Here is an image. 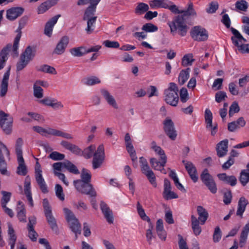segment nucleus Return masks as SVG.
<instances>
[{
  "label": "nucleus",
  "instance_id": "60",
  "mask_svg": "<svg viewBox=\"0 0 249 249\" xmlns=\"http://www.w3.org/2000/svg\"><path fill=\"white\" fill-rule=\"evenodd\" d=\"M139 162L141 164L142 172H143L150 169L149 166L148 164L147 160L144 157H140Z\"/></svg>",
  "mask_w": 249,
  "mask_h": 249
},
{
  "label": "nucleus",
  "instance_id": "36",
  "mask_svg": "<svg viewBox=\"0 0 249 249\" xmlns=\"http://www.w3.org/2000/svg\"><path fill=\"white\" fill-rule=\"evenodd\" d=\"M70 52L75 57H80L87 54L86 48L84 46L73 48L70 50Z\"/></svg>",
  "mask_w": 249,
  "mask_h": 249
},
{
  "label": "nucleus",
  "instance_id": "16",
  "mask_svg": "<svg viewBox=\"0 0 249 249\" xmlns=\"http://www.w3.org/2000/svg\"><path fill=\"white\" fill-rule=\"evenodd\" d=\"M231 31L233 35L231 37L232 42L238 49L240 48V46H242V44H243L242 42H246L247 40L243 37L242 35L236 29L231 27Z\"/></svg>",
  "mask_w": 249,
  "mask_h": 249
},
{
  "label": "nucleus",
  "instance_id": "54",
  "mask_svg": "<svg viewBox=\"0 0 249 249\" xmlns=\"http://www.w3.org/2000/svg\"><path fill=\"white\" fill-rule=\"evenodd\" d=\"M1 194L3 196L1 199V206L5 207V205H6V204L10 201L11 194L4 191H2Z\"/></svg>",
  "mask_w": 249,
  "mask_h": 249
},
{
  "label": "nucleus",
  "instance_id": "24",
  "mask_svg": "<svg viewBox=\"0 0 249 249\" xmlns=\"http://www.w3.org/2000/svg\"><path fill=\"white\" fill-rule=\"evenodd\" d=\"M218 179L225 183L231 186H235L237 183V179L234 176H227L226 173H220L217 175Z\"/></svg>",
  "mask_w": 249,
  "mask_h": 249
},
{
  "label": "nucleus",
  "instance_id": "64",
  "mask_svg": "<svg viewBox=\"0 0 249 249\" xmlns=\"http://www.w3.org/2000/svg\"><path fill=\"white\" fill-rule=\"evenodd\" d=\"M50 8V7L45 1L38 6L37 12L38 14H42L46 12Z\"/></svg>",
  "mask_w": 249,
  "mask_h": 249
},
{
  "label": "nucleus",
  "instance_id": "19",
  "mask_svg": "<svg viewBox=\"0 0 249 249\" xmlns=\"http://www.w3.org/2000/svg\"><path fill=\"white\" fill-rule=\"evenodd\" d=\"M100 208L107 222L109 224H112L114 218L111 210L103 201H101L100 203Z\"/></svg>",
  "mask_w": 249,
  "mask_h": 249
},
{
  "label": "nucleus",
  "instance_id": "9",
  "mask_svg": "<svg viewBox=\"0 0 249 249\" xmlns=\"http://www.w3.org/2000/svg\"><path fill=\"white\" fill-rule=\"evenodd\" d=\"M13 121L12 117L3 111H0V126L6 134L11 133Z\"/></svg>",
  "mask_w": 249,
  "mask_h": 249
},
{
  "label": "nucleus",
  "instance_id": "38",
  "mask_svg": "<svg viewBox=\"0 0 249 249\" xmlns=\"http://www.w3.org/2000/svg\"><path fill=\"white\" fill-rule=\"evenodd\" d=\"M142 173L146 176L151 184L154 187H156L157 184L156 181V177L152 170L150 169Z\"/></svg>",
  "mask_w": 249,
  "mask_h": 249
},
{
  "label": "nucleus",
  "instance_id": "40",
  "mask_svg": "<svg viewBox=\"0 0 249 249\" xmlns=\"http://www.w3.org/2000/svg\"><path fill=\"white\" fill-rule=\"evenodd\" d=\"M195 61L192 53H188L183 56L182 58L181 64L184 67L191 66Z\"/></svg>",
  "mask_w": 249,
  "mask_h": 249
},
{
  "label": "nucleus",
  "instance_id": "48",
  "mask_svg": "<svg viewBox=\"0 0 249 249\" xmlns=\"http://www.w3.org/2000/svg\"><path fill=\"white\" fill-rule=\"evenodd\" d=\"M239 180L243 186H245L249 182V172L243 170L240 173Z\"/></svg>",
  "mask_w": 249,
  "mask_h": 249
},
{
  "label": "nucleus",
  "instance_id": "1",
  "mask_svg": "<svg viewBox=\"0 0 249 249\" xmlns=\"http://www.w3.org/2000/svg\"><path fill=\"white\" fill-rule=\"evenodd\" d=\"M80 177L81 179L73 181V185L76 189L82 194L95 198L97 193L93 186L90 183L91 179L90 172L87 169L83 168Z\"/></svg>",
  "mask_w": 249,
  "mask_h": 249
},
{
  "label": "nucleus",
  "instance_id": "7",
  "mask_svg": "<svg viewBox=\"0 0 249 249\" xmlns=\"http://www.w3.org/2000/svg\"><path fill=\"white\" fill-rule=\"evenodd\" d=\"M200 179L212 194H214L217 192L216 184L213 177L209 173L208 169L203 170L200 175Z\"/></svg>",
  "mask_w": 249,
  "mask_h": 249
},
{
  "label": "nucleus",
  "instance_id": "29",
  "mask_svg": "<svg viewBox=\"0 0 249 249\" xmlns=\"http://www.w3.org/2000/svg\"><path fill=\"white\" fill-rule=\"evenodd\" d=\"M197 212L198 215V220L201 225H204L207 220L209 213L207 211L201 206L197 207Z\"/></svg>",
  "mask_w": 249,
  "mask_h": 249
},
{
  "label": "nucleus",
  "instance_id": "20",
  "mask_svg": "<svg viewBox=\"0 0 249 249\" xmlns=\"http://www.w3.org/2000/svg\"><path fill=\"white\" fill-rule=\"evenodd\" d=\"M10 70V67H9L8 69L3 75L0 85V96L1 97L4 96L7 92Z\"/></svg>",
  "mask_w": 249,
  "mask_h": 249
},
{
  "label": "nucleus",
  "instance_id": "42",
  "mask_svg": "<svg viewBox=\"0 0 249 249\" xmlns=\"http://www.w3.org/2000/svg\"><path fill=\"white\" fill-rule=\"evenodd\" d=\"M64 168L67 169L70 173L77 175L80 173L76 166L69 160H66L64 164Z\"/></svg>",
  "mask_w": 249,
  "mask_h": 249
},
{
  "label": "nucleus",
  "instance_id": "56",
  "mask_svg": "<svg viewBox=\"0 0 249 249\" xmlns=\"http://www.w3.org/2000/svg\"><path fill=\"white\" fill-rule=\"evenodd\" d=\"M34 95L37 98H41L43 97V89L35 83L34 85Z\"/></svg>",
  "mask_w": 249,
  "mask_h": 249
},
{
  "label": "nucleus",
  "instance_id": "59",
  "mask_svg": "<svg viewBox=\"0 0 249 249\" xmlns=\"http://www.w3.org/2000/svg\"><path fill=\"white\" fill-rule=\"evenodd\" d=\"M28 20V17L26 16L22 17L18 21V27L17 30V32L19 33L21 32V30L23 29L26 25Z\"/></svg>",
  "mask_w": 249,
  "mask_h": 249
},
{
  "label": "nucleus",
  "instance_id": "15",
  "mask_svg": "<svg viewBox=\"0 0 249 249\" xmlns=\"http://www.w3.org/2000/svg\"><path fill=\"white\" fill-rule=\"evenodd\" d=\"M182 163L184 164L185 169L189 175L191 179L194 182H197L198 180V176L196 173V169L194 164L191 161L185 160H182Z\"/></svg>",
  "mask_w": 249,
  "mask_h": 249
},
{
  "label": "nucleus",
  "instance_id": "12",
  "mask_svg": "<svg viewBox=\"0 0 249 249\" xmlns=\"http://www.w3.org/2000/svg\"><path fill=\"white\" fill-rule=\"evenodd\" d=\"M24 8L22 7H14L6 10V18L10 21H14L22 15Z\"/></svg>",
  "mask_w": 249,
  "mask_h": 249
},
{
  "label": "nucleus",
  "instance_id": "4",
  "mask_svg": "<svg viewBox=\"0 0 249 249\" xmlns=\"http://www.w3.org/2000/svg\"><path fill=\"white\" fill-rule=\"evenodd\" d=\"M178 88L175 83H170L169 87L164 90V101L172 106H177L178 102Z\"/></svg>",
  "mask_w": 249,
  "mask_h": 249
},
{
  "label": "nucleus",
  "instance_id": "28",
  "mask_svg": "<svg viewBox=\"0 0 249 249\" xmlns=\"http://www.w3.org/2000/svg\"><path fill=\"white\" fill-rule=\"evenodd\" d=\"M249 204L248 200L244 196L240 198L238 202V208L236 215L242 217L243 214L246 210V206Z\"/></svg>",
  "mask_w": 249,
  "mask_h": 249
},
{
  "label": "nucleus",
  "instance_id": "37",
  "mask_svg": "<svg viewBox=\"0 0 249 249\" xmlns=\"http://www.w3.org/2000/svg\"><path fill=\"white\" fill-rule=\"evenodd\" d=\"M96 147L94 145H91L85 148L81 154L87 159H90L93 157L94 153L95 152Z\"/></svg>",
  "mask_w": 249,
  "mask_h": 249
},
{
  "label": "nucleus",
  "instance_id": "33",
  "mask_svg": "<svg viewBox=\"0 0 249 249\" xmlns=\"http://www.w3.org/2000/svg\"><path fill=\"white\" fill-rule=\"evenodd\" d=\"M199 221L196 218V217L194 215H192L191 216V224H192V228L193 231L194 233L197 236L199 235L201 232V228L199 225Z\"/></svg>",
  "mask_w": 249,
  "mask_h": 249
},
{
  "label": "nucleus",
  "instance_id": "51",
  "mask_svg": "<svg viewBox=\"0 0 249 249\" xmlns=\"http://www.w3.org/2000/svg\"><path fill=\"white\" fill-rule=\"evenodd\" d=\"M101 82L100 79L96 76H91L84 80V83L88 86H92Z\"/></svg>",
  "mask_w": 249,
  "mask_h": 249
},
{
  "label": "nucleus",
  "instance_id": "47",
  "mask_svg": "<svg viewBox=\"0 0 249 249\" xmlns=\"http://www.w3.org/2000/svg\"><path fill=\"white\" fill-rule=\"evenodd\" d=\"M149 9L148 5L144 3L141 2L138 4L135 9V13L138 15H142L147 12Z\"/></svg>",
  "mask_w": 249,
  "mask_h": 249
},
{
  "label": "nucleus",
  "instance_id": "18",
  "mask_svg": "<svg viewBox=\"0 0 249 249\" xmlns=\"http://www.w3.org/2000/svg\"><path fill=\"white\" fill-rule=\"evenodd\" d=\"M60 16V15H57L51 18L46 22L44 31V33L45 35L49 37L52 36L53 28Z\"/></svg>",
  "mask_w": 249,
  "mask_h": 249
},
{
  "label": "nucleus",
  "instance_id": "22",
  "mask_svg": "<svg viewBox=\"0 0 249 249\" xmlns=\"http://www.w3.org/2000/svg\"><path fill=\"white\" fill-rule=\"evenodd\" d=\"M60 144L64 148L70 151L74 154L80 155L81 154V149L75 144H74L66 141H61Z\"/></svg>",
  "mask_w": 249,
  "mask_h": 249
},
{
  "label": "nucleus",
  "instance_id": "30",
  "mask_svg": "<svg viewBox=\"0 0 249 249\" xmlns=\"http://www.w3.org/2000/svg\"><path fill=\"white\" fill-rule=\"evenodd\" d=\"M160 160L161 161H159L155 158H152L150 159V163L154 170H157L160 169V167L165 166L167 162V157H163V158H160Z\"/></svg>",
  "mask_w": 249,
  "mask_h": 249
},
{
  "label": "nucleus",
  "instance_id": "55",
  "mask_svg": "<svg viewBox=\"0 0 249 249\" xmlns=\"http://www.w3.org/2000/svg\"><path fill=\"white\" fill-rule=\"evenodd\" d=\"M235 7L238 9L246 11L248 8V2L245 0H241L236 2Z\"/></svg>",
  "mask_w": 249,
  "mask_h": 249
},
{
  "label": "nucleus",
  "instance_id": "61",
  "mask_svg": "<svg viewBox=\"0 0 249 249\" xmlns=\"http://www.w3.org/2000/svg\"><path fill=\"white\" fill-rule=\"evenodd\" d=\"M17 217L19 221L23 223L26 222L25 209H22V210H17Z\"/></svg>",
  "mask_w": 249,
  "mask_h": 249
},
{
  "label": "nucleus",
  "instance_id": "49",
  "mask_svg": "<svg viewBox=\"0 0 249 249\" xmlns=\"http://www.w3.org/2000/svg\"><path fill=\"white\" fill-rule=\"evenodd\" d=\"M205 119L207 124L206 128L212 126L213 114L211 110L206 109L205 111Z\"/></svg>",
  "mask_w": 249,
  "mask_h": 249
},
{
  "label": "nucleus",
  "instance_id": "14",
  "mask_svg": "<svg viewBox=\"0 0 249 249\" xmlns=\"http://www.w3.org/2000/svg\"><path fill=\"white\" fill-rule=\"evenodd\" d=\"M69 42V37L65 36L62 37L56 45L53 53L58 55L63 53Z\"/></svg>",
  "mask_w": 249,
  "mask_h": 249
},
{
  "label": "nucleus",
  "instance_id": "11",
  "mask_svg": "<svg viewBox=\"0 0 249 249\" xmlns=\"http://www.w3.org/2000/svg\"><path fill=\"white\" fill-rule=\"evenodd\" d=\"M163 125V129L165 134L171 140L175 141L177 138L178 134L173 122L171 119L166 118L164 121Z\"/></svg>",
  "mask_w": 249,
  "mask_h": 249
},
{
  "label": "nucleus",
  "instance_id": "32",
  "mask_svg": "<svg viewBox=\"0 0 249 249\" xmlns=\"http://www.w3.org/2000/svg\"><path fill=\"white\" fill-rule=\"evenodd\" d=\"M249 232V223L247 224L243 228L240 236V241L239 245L241 248L244 246L246 243L247 239L248 238V233Z\"/></svg>",
  "mask_w": 249,
  "mask_h": 249
},
{
  "label": "nucleus",
  "instance_id": "27",
  "mask_svg": "<svg viewBox=\"0 0 249 249\" xmlns=\"http://www.w3.org/2000/svg\"><path fill=\"white\" fill-rule=\"evenodd\" d=\"M178 13H175V14H182L181 16H183V18L185 17H196V12L194 8L193 3L191 2L188 3V7L186 10H179L178 9Z\"/></svg>",
  "mask_w": 249,
  "mask_h": 249
},
{
  "label": "nucleus",
  "instance_id": "17",
  "mask_svg": "<svg viewBox=\"0 0 249 249\" xmlns=\"http://www.w3.org/2000/svg\"><path fill=\"white\" fill-rule=\"evenodd\" d=\"M24 193L26 196L29 205L31 207L34 206V202L32 196L31 188V178L29 176H27L25 179L24 182Z\"/></svg>",
  "mask_w": 249,
  "mask_h": 249
},
{
  "label": "nucleus",
  "instance_id": "8",
  "mask_svg": "<svg viewBox=\"0 0 249 249\" xmlns=\"http://www.w3.org/2000/svg\"><path fill=\"white\" fill-rule=\"evenodd\" d=\"M105 158L104 146L100 144L97 150L94 153L92 161V167L94 169L100 168L103 163Z\"/></svg>",
  "mask_w": 249,
  "mask_h": 249
},
{
  "label": "nucleus",
  "instance_id": "43",
  "mask_svg": "<svg viewBox=\"0 0 249 249\" xmlns=\"http://www.w3.org/2000/svg\"><path fill=\"white\" fill-rule=\"evenodd\" d=\"M137 209L139 215L142 220L147 221L149 223H151L150 219L146 215L144 209L139 202L137 203Z\"/></svg>",
  "mask_w": 249,
  "mask_h": 249
},
{
  "label": "nucleus",
  "instance_id": "62",
  "mask_svg": "<svg viewBox=\"0 0 249 249\" xmlns=\"http://www.w3.org/2000/svg\"><path fill=\"white\" fill-rule=\"evenodd\" d=\"M180 101L182 103H185L189 99L188 93L186 88H182L180 90Z\"/></svg>",
  "mask_w": 249,
  "mask_h": 249
},
{
  "label": "nucleus",
  "instance_id": "26",
  "mask_svg": "<svg viewBox=\"0 0 249 249\" xmlns=\"http://www.w3.org/2000/svg\"><path fill=\"white\" fill-rule=\"evenodd\" d=\"M101 93L108 105L114 108L117 109L118 108L115 98L107 90L102 89Z\"/></svg>",
  "mask_w": 249,
  "mask_h": 249
},
{
  "label": "nucleus",
  "instance_id": "58",
  "mask_svg": "<svg viewBox=\"0 0 249 249\" xmlns=\"http://www.w3.org/2000/svg\"><path fill=\"white\" fill-rule=\"evenodd\" d=\"M53 136L61 137L67 139H73V137L71 134L55 129Z\"/></svg>",
  "mask_w": 249,
  "mask_h": 249
},
{
  "label": "nucleus",
  "instance_id": "31",
  "mask_svg": "<svg viewBox=\"0 0 249 249\" xmlns=\"http://www.w3.org/2000/svg\"><path fill=\"white\" fill-rule=\"evenodd\" d=\"M36 180L37 185H38L40 189L43 194L48 193L47 185L45 181L43 178L42 175H39L35 176Z\"/></svg>",
  "mask_w": 249,
  "mask_h": 249
},
{
  "label": "nucleus",
  "instance_id": "46",
  "mask_svg": "<svg viewBox=\"0 0 249 249\" xmlns=\"http://www.w3.org/2000/svg\"><path fill=\"white\" fill-rule=\"evenodd\" d=\"M97 19V17L94 16L90 18L87 19V27L86 29V31L88 34H91L94 31V28L93 24L95 23Z\"/></svg>",
  "mask_w": 249,
  "mask_h": 249
},
{
  "label": "nucleus",
  "instance_id": "53",
  "mask_svg": "<svg viewBox=\"0 0 249 249\" xmlns=\"http://www.w3.org/2000/svg\"><path fill=\"white\" fill-rule=\"evenodd\" d=\"M55 192L56 196L61 201L65 199V195L63 193L62 187L58 184L55 186Z\"/></svg>",
  "mask_w": 249,
  "mask_h": 249
},
{
  "label": "nucleus",
  "instance_id": "13",
  "mask_svg": "<svg viewBox=\"0 0 249 249\" xmlns=\"http://www.w3.org/2000/svg\"><path fill=\"white\" fill-rule=\"evenodd\" d=\"M163 197L166 200H170L178 198V195L171 191V185L170 181L165 178L164 180V190Z\"/></svg>",
  "mask_w": 249,
  "mask_h": 249
},
{
  "label": "nucleus",
  "instance_id": "45",
  "mask_svg": "<svg viewBox=\"0 0 249 249\" xmlns=\"http://www.w3.org/2000/svg\"><path fill=\"white\" fill-rule=\"evenodd\" d=\"M37 71L53 74H56L57 73L54 68L48 65H43L40 66L39 68L37 69Z\"/></svg>",
  "mask_w": 249,
  "mask_h": 249
},
{
  "label": "nucleus",
  "instance_id": "39",
  "mask_svg": "<svg viewBox=\"0 0 249 249\" xmlns=\"http://www.w3.org/2000/svg\"><path fill=\"white\" fill-rule=\"evenodd\" d=\"M0 172L2 175H5L7 173V163L0 148Z\"/></svg>",
  "mask_w": 249,
  "mask_h": 249
},
{
  "label": "nucleus",
  "instance_id": "50",
  "mask_svg": "<svg viewBox=\"0 0 249 249\" xmlns=\"http://www.w3.org/2000/svg\"><path fill=\"white\" fill-rule=\"evenodd\" d=\"M142 29L146 32H155L158 31V27L151 23L144 24Z\"/></svg>",
  "mask_w": 249,
  "mask_h": 249
},
{
  "label": "nucleus",
  "instance_id": "6",
  "mask_svg": "<svg viewBox=\"0 0 249 249\" xmlns=\"http://www.w3.org/2000/svg\"><path fill=\"white\" fill-rule=\"evenodd\" d=\"M43 207L45 215L49 225L53 231H56L58 229L56 222L55 218L53 215L51 207L47 198L43 199Z\"/></svg>",
  "mask_w": 249,
  "mask_h": 249
},
{
  "label": "nucleus",
  "instance_id": "25",
  "mask_svg": "<svg viewBox=\"0 0 249 249\" xmlns=\"http://www.w3.org/2000/svg\"><path fill=\"white\" fill-rule=\"evenodd\" d=\"M11 48V45L8 44L0 52V70L2 69L8 59V55Z\"/></svg>",
  "mask_w": 249,
  "mask_h": 249
},
{
  "label": "nucleus",
  "instance_id": "57",
  "mask_svg": "<svg viewBox=\"0 0 249 249\" xmlns=\"http://www.w3.org/2000/svg\"><path fill=\"white\" fill-rule=\"evenodd\" d=\"M49 158L54 160H63L65 158V155L63 154L54 151L52 152L49 155Z\"/></svg>",
  "mask_w": 249,
  "mask_h": 249
},
{
  "label": "nucleus",
  "instance_id": "3",
  "mask_svg": "<svg viewBox=\"0 0 249 249\" xmlns=\"http://www.w3.org/2000/svg\"><path fill=\"white\" fill-rule=\"evenodd\" d=\"M66 220L71 231L74 233L75 239L77 238V235L81 233V226L78 219L75 217L74 213L69 209H63Z\"/></svg>",
  "mask_w": 249,
  "mask_h": 249
},
{
  "label": "nucleus",
  "instance_id": "10",
  "mask_svg": "<svg viewBox=\"0 0 249 249\" xmlns=\"http://www.w3.org/2000/svg\"><path fill=\"white\" fill-rule=\"evenodd\" d=\"M190 34L192 38L197 41H204L208 38L207 31L200 26L194 27L190 32Z\"/></svg>",
  "mask_w": 249,
  "mask_h": 249
},
{
  "label": "nucleus",
  "instance_id": "23",
  "mask_svg": "<svg viewBox=\"0 0 249 249\" xmlns=\"http://www.w3.org/2000/svg\"><path fill=\"white\" fill-rule=\"evenodd\" d=\"M160 8L169 9L172 13H178V7L170 0H159Z\"/></svg>",
  "mask_w": 249,
  "mask_h": 249
},
{
  "label": "nucleus",
  "instance_id": "35",
  "mask_svg": "<svg viewBox=\"0 0 249 249\" xmlns=\"http://www.w3.org/2000/svg\"><path fill=\"white\" fill-rule=\"evenodd\" d=\"M33 129L36 132L43 135L46 136L47 134L53 135H54V129L52 128H48L45 129L39 126H34L33 127Z\"/></svg>",
  "mask_w": 249,
  "mask_h": 249
},
{
  "label": "nucleus",
  "instance_id": "5",
  "mask_svg": "<svg viewBox=\"0 0 249 249\" xmlns=\"http://www.w3.org/2000/svg\"><path fill=\"white\" fill-rule=\"evenodd\" d=\"M35 56V52L31 46H28L25 51L21 54L19 61L17 64V71L22 70L32 60Z\"/></svg>",
  "mask_w": 249,
  "mask_h": 249
},
{
  "label": "nucleus",
  "instance_id": "44",
  "mask_svg": "<svg viewBox=\"0 0 249 249\" xmlns=\"http://www.w3.org/2000/svg\"><path fill=\"white\" fill-rule=\"evenodd\" d=\"M96 6L90 5L85 10L83 17V20H86L87 19L93 17L95 12Z\"/></svg>",
  "mask_w": 249,
  "mask_h": 249
},
{
  "label": "nucleus",
  "instance_id": "34",
  "mask_svg": "<svg viewBox=\"0 0 249 249\" xmlns=\"http://www.w3.org/2000/svg\"><path fill=\"white\" fill-rule=\"evenodd\" d=\"M190 71V69L189 68L180 71L178 77V81L180 85H183L188 79Z\"/></svg>",
  "mask_w": 249,
  "mask_h": 249
},
{
  "label": "nucleus",
  "instance_id": "41",
  "mask_svg": "<svg viewBox=\"0 0 249 249\" xmlns=\"http://www.w3.org/2000/svg\"><path fill=\"white\" fill-rule=\"evenodd\" d=\"M151 148L160 156V158H163V157H167L164 150L160 146L157 145L156 142L152 141L151 142Z\"/></svg>",
  "mask_w": 249,
  "mask_h": 249
},
{
  "label": "nucleus",
  "instance_id": "21",
  "mask_svg": "<svg viewBox=\"0 0 249 249\" xmlns=\"http://www.w3.org/2000/svg\"><path fill=\"white\" fill-rule=\"evenodd\" d=\"M228 141L226 139L219 142L216 145L217 155L221 158L226 155L228 152Z\"/></svg>",
  "mask_w": 249,
  "mask_h": 249
},
{
  "label": "nucleus",
  "instance_id": "2",
  "mask_svg": "<svg viewBox=\"0 0 249 249\" xmlns=\"http://www.w3.org/2000/svg\"><path fill=\"white\" fill-rule=\"evenodd\" d=\"M168 25L170 28L171 33L178 32L179 35L184 36L188 30V27L186 23V20L183 16H175L172 21L168 22Z\"/></svg>",
  "mask_w": 249,
  "mask_h": 249
},
{
  "label": "nucleus",
  "instance_id": "52",
  "mask_svg": "<svg viewBox=\"0 0 249 249\" xmlns=\"http://www.w3.org/2000/svg\"><path fill=\"white\" fill-rule=\"evenodd\" d=\"M21 36V32L18 33L16 37L15 38L14 44L13 46V52L15 54V56H17L18 55V46L19 44V41L20 40V37Z\"/></svg>",
  "mask_w": 249,
  "mask_h": 249
},
{
  "label": "nucleus",
  "instance_id": "63",
  "mask_svg": "<svg viewBox=\"0 0 249 249\" xmlns=\"http://www.w3.org/2000/svg\"><path fill=\"white\" fill-rule=\"evenodd\" d=\"M222 234L220 229L219 227H216L213 234V241L214 242H218L221 238Z\"/></svg>",
  "mask_w": 249,
  "mask_h": 249
}]
</instances>
